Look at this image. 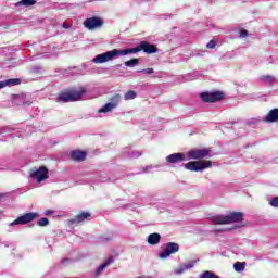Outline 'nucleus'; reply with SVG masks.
I'll use <instances>...</instances> for the list:
<instances>
[{"label": "nucleus", "instance_id": "nucleus-23", "mask_svg": "<svg viewBox=\"0 0 278 278\" xmlns=\"http://www.w3.org/2000/svg\"><path fill=\"white\" fill-rule=\"evenodd\" d=\"M136 97H138V94L136 93V91L134 90H128L125 96H124V99L125 101H131L134 99H136Z\"/></svg>", "mask_w": 278, "mask_h": 278}, {"label": "nucleus", "instance_id": "nucleus-17", "mask_svg": "<svg viewBox=\"0 0 278 278\" xmlns=\"http://www.w3.org/2000/svg\"><path fill=\"white\" fill-rule=\"evenodd\" d=\"M197 261H191L189 263L182 264L179 268L176 269L177 275H181V273H186V270H190V268H194Z\"/></svg>", "mask_w": 278, "mask_h": 278}, {"label": "nucleus", "instance_id": "nucleus-10", "mask_svg": "<svg viewBox=\"0 0 278 278\" xmlns=\"http://www.w3.org/2000/svg\"><path fill=\"white\" fill-rule=\"evenodd\" d=\"M175 253H179V243L168 242L165 244V249L160 253L159 257H161V260H166V257H169V255Z\"/></svg>", "mask_w": 278, "mask_h": 278}, {"label": "nucleus", "instance_id": "nucleus-13", "mask_svg": "<svg viewBox=\"0 0 278 278\" xmlns=\"http://www.w3.org/2000/svg\"><path fill=\"white\" fill-rule=\"evenodd\" d=\"M185 161H186V154L181 152L173 153L166 156L167 164H179Z\"/></svg>", "mask_w": 278, "mask_h": 278}, {"label": "nucleus", "instance_id": "nucleus-12", "mask_svg": "<svg viewBox=\"0 0 278 278\" xmlns=\"http://www.w3.org/2000/svg\"><path fill=\"white\" fill-rule=\"evenodd\" d=\"M210 155L207 149H192L188 152L189 160H205Z\"/></svg>", "mask_w": 278, "mask_h": 278}, {"label": "nucleus", "instance_id": "nucleus-3", "mask_svg": "<svg viewBox=\"0 0 278 278\" xmlns=\"http://www.w3.org/2000/svg\"><path fill=\"white\" fill-rule=\"evenodd\" d=\"M140 51H143V53H148V55H151L153 53H157V46L151 45L148 41H141L136 48L125 49L124 53H127V55H129V53H140Z\"/></svg>", "mask_w": 278, "mask_h": 278}, {"label": "nucleus", "instance_id": "nucleus-4", "mask_svg": "<svg viewBox=\"0 0 278 278\" xmlns=\"http://www.w3.org/2000/svg\"><path fill=\"white\" fill-rule=\"evenodd\" d=\"M116 55H127V53H125V50L113 49L105 53L98 54L93 59V62H94V64H105V62H112V60H114V58H116Z\"/></svg>", "mask_w": 278, "mask_h": 278}, {"label": "nucleus", "instance_id": "nucleus-19", "mask_svg": "<svg viewBox=\"0 0 278 278\" xmlns=\"http://www.w3.org/2000/svg\"><path fill=\"white\" fill-rule=\"evenodd\" d=\"M114 263V256H109L108 260L101 264L98 269L96 270V275H101V273H103V270H105L110 264Z\"/></svg>", "mask_w": 278, "mask_h": 278}, {"label": "nucleus", "instance_id": "nucleus-14", "mask_svg": "<svg viewBox=\"0 0 278 278\" xmlns=\"http://www.w3.org/2000/svg\"><path fill=\"white\" fill-rule=\"evenodd\" d=\"M87 155L88 154L85 151H81V150H73L70 153V157L74 162H84L86 160Z\"/></svg>", "mask_w": 278, "mask_h": 278}, {"label": "nucleus", "instance_id": "nucleus-2", "mask_svg": "<svg viewBox=\"0 0 278 278\" xmlns=\"http://www.w3.org/2000/svg\"><path fill=\"white\" fill-rule=\"evenodd\" d=\"M244 220V213L232 212L229 215H216L211 217L213 225H231L232 223H242Z\"/></svg>", "mask_w": 278, "mask_h": 278}, {"label": "nucleus", "instance_id": "nucleus-28", "mask_svg": "<svg viewBox=\"0 0 278 278\" xmlns=\"http://www.w3.org/2000/svg\"><path fill=\"white\" fill-rule=\"evenodd\" d=\"M139 73H144L146 75H153L154 71L151 67L139 71Z\"/></svg>", "mask_w": 278, "mask_h": 278}, {"label": "nucleus", "instance_id": "nucleus-29", "mask_svg": "<svg viewBox=\"0 0 278 278\" xmlns=\"http://www.w3.org/2000/svg\"><path fill=\"white\" fill-rule=\"evenodd\" d=\"M207 49H216V41L215 40H211L207 45H206Z\"/></svg>", "mask_w": 278, "mask_h": 278}, {"label": "nucleus", "instance_id": "nucleus-25", "mask_svg": "<svg viewBox=\"0 0 278 278\" xmlns=\"http://www.w3.org/2000/svg\"><path fill=\"white\" fill-rule=\"evenodd\" d=\"M124 64L126 66H128L129 68H134V66H138V64H140V60L139 59H131L129 61L124 62Z\"/></svg>", "mask_w": 278, "mask_h": 278}, {"label": "nucleus", "instance_id": "nucleus-6", "mask_svg": "<svg viewBox=\"0 0 278 278\" xmlns=\"http://www.w3.org/2000/svg\"><path fill=\"white\" fill-rule=\"evenodd\" d=\"M29 177L30 179H36L38 184H42V181H47V179H49V168L41 165L39 168L30 169Z\"/></svg>", "mask_w": 278, "mask_h": 278}, {"label": "nucleus", "instance_id": "nucleus-15", "mask_svg": "<svg viewBox=\"0 0 278 278\" xmlns=\"http://www.w3.org/2000/svg\"><path fill=\"white\" fill-rule=\"evenodd\" d=\"M278 121V109H273L265 116V123H277Z\"/></svg>", "mask_w": 278, "mask_h": 278}, {"label": "nucleus", "instance_id": "nucleus-30", "mask_svg": "<svg viewBox=\"0 0 278 278\" xmlns=\"http://www.w3.org/2000/svg\"><path fill=\"white\" fill-rule=\"evenodd\" d=\"M271 207H278V197H275L270 202Z\"/></svg>", "mask_w": 278, "mask_h": 278}, {"label": "nucleus", "instance_id": "nucleus-31", "mask_svg": "<svg viewBox=\"0 0 278 278\" xmlns=\"http://www.w3.org/2000/svg\"><path fill=\"white\" fill-rule=\"evenodd\" d=\"M247 36H249V30L242 29V30L240 31V37H241V38H247Z\"/></svg>", "mask_w": 278, "mask_h": 278}, {"label": "nucleus", "instance_id": "nucleus-21", "mask_svg": "<svg viewBox=\"0 0 278 278\" xmlns=\"http://www.w3.org/2000/svg\"><path fill=\"white\" fill-rule=\"evenodd\" d=\"M111 102H109L111 105H114V109L118 108V104L121 103V94L116 93L110 99Z\"/></svg>", "mask_w": 278, "mask_h": 278}, {"label": "nucleus", "instance_id": "nucleus-24", "mask_svg": "<svg viewBox=\"0 0 278 278\" xmlns=\"http://www.w3.org/2000/svg\"><path fill=\"white\" fill-rule=\"evenodd\" d=\"M247 266V263L244 262H236L233 264V268L237 273H242V270H244V267Z\"/></svg>", "mask_w": 278, "mask_h": 278}, {"label": "nucleus", "instance_id": "nucleus-9", "mask_svg": "<svg viewBox=\"0 0 278 278\" xmlns=\"http://www.w3.org/2000/svg\"><path fill=\"white\" fill-rule=\"evenodd\" d=\"M92 217V213L88 211H81L73 218L68 219L67 223L70 226L79 225L86 220H89Z\"/></svg>", "mask_w": 278, "mask_h": 278}, {"label": "nucleus", "instance_id": "nucleus-27", "mask_svg": "<svg viewBox=\"0 0 278 278\" xmlns=\"http://www.w3.org/2000/svg\"><path fill=\"white\" fill-rule=\"evenodd\" d=\"M38 227H47L49 225V218L42 217L37 222Z\"/></svg>", "mask_w": 278, "mask_h": 278}, {"label": "nucleus", "instance_id": "nucleus-11", "mask_svg": "<svg viewBox=\"0 0 278 278\" xmlns=\"http://www.w3.org/2000/svg\"><path fill=\"white\" fill-rule=\"evenodd\" d=\"M83 25L84 27H86V29H89V30L98 29L99 27H103V20L101 17L92 16V17L86 18Z\"/></svg>", "mask_w": 278, "mask_h": 278}, {"label": "nucleus", "instance_id": "nucleus-8", "mask_svg": "<svg viewBox=\"0 0 278 278\" xmlns=\"http://www.w3.org/2000/svg\"><path fill=\"white\" fill-rule=\"evenodd\" d=\"M38 216V213H26L24 215L18 216L15 220L10 223V227H14V225H27L29 223H33V220H36Z\"/></svg>", "mask_w": 278, "mask_h": 278}, {"label": "nucleus", "instance_id": "nucleus-7", "mask_svg": "<svg viewBox=\"0 0 278 278\" xmlns=\"http://www.w3.org/2000/svg\"><path fill=\"white\" fill-rule=\"evenodd\" d=\"M200 99L204 103H216V101H223L225 99V93L223 91H215V92H202L200 94Z\"/></svg>", "mask_w": 278, "mask_h": 278}, {"label": "nucleus", "instance_id": "nucleus-22", "mask_svg": "<svg viewBox=\"0 0 278 278\" xmlns=\"http://www.w3.org/2000/svg\"><path fill=\"white\" fill-rule=\"evenodd\" d=\"M112 110H114V104H111L109 102L103 108H101L98 112L99 114H108V112H112Z\"/></svg>", "mask_w": 278, "mask_h": 278}, {"label": "nucleus", "instance_id": "nucleus-1", "mask_svg": "<svg viewBox=\"0 0 278 278\" xmlns=\"http://www.w3.org/2000/svg\"><path fill=\"white\" fill-rule=\"evenodd\" d=\"M86 94L85 87H78L76 89H67L65 92H61L56 101L59 103H75V101H81V97Z\"/></svg>", "mask_w": 278, "mask_h": 278}, {"label": "nucleus", "instance_id": "nucleus-16", "mask_svg": "<svg viewBox=\"0 0 278 278\" xmlns=\"http://www.w3.org/2000/svg\"><path fill=\"white\" fill-rule=\"evenodd\" d=\"M7 86H21V79L18 78H11L4 81H0V90L7 88Z\"/></svg>", "mask_w": 278, "mask_h": 278}, {"label": "nucleus", "instance_id": "nucleus-35", "mask_svg": "<svg viewBox=\"0 0 278 278\" xmlns=\"http://www.w3.org/2000/svg\"><path fill=\"white\" fill-rule=\"evenodd\" d=\"M5 197V193H0V199H3Z\"/></svg>", "mask_w": 278, "mask_h": 278}, {"label": "nucleus", "instance_id": "nucleus-34", "mask_svg": "<svg viewBox=\"0 0 278 278\" xmlns=\"http://www.w3.org/2000/svg\"><path fill=\"white\" fill-rule=\"evenodd\" d=\"M46 214H47V215L52 214V211H51V210H48V211H46Z\"/></svg>", "mask_w": 278, "mask_h": 278}, {"label": "nucleus", "instance_id": "nucleus-26", "mask_svg": "<svg viewBox=\"0 0 278 278\" xmlns=\"http://www.w3.org/2000/svg\"><path fill=\"white\" fill-rule=\"evenodd\" d=\"M200 278H220L218 275L210 271V270H206L204 271Z\"/></svg>", "mask_w": 278, "mask_h": 278}, {"label": "nucleus", "instance_id": "nucleus-33", "mask_svg": "<svg viewBox=\"0 0 278 278\" xmlns=\"http://www.w3.org/2000/svg\"><path fill=\"white\" fill-rule=\"evenodd\" d=\"M63 28H64V29H70L71 26H68V24L64 23V24H63Z\"/></svg>", "mask_w": 278, "mask_h": 278}, {"label": "nucleus", "instance_id": "nucleus-18", "mask_svg": "<svg viewBox=\"0 0 278 278\" xmlns=\"http://www.w3.org/2000/svg\"><path fill=\"white\" fill-rule=\"evenodd\" d=\"M160 240H162V236L157 232L148 236V244H151L152 247L160 244Z\"/></svg>", "mask_w": 278, "mask_h": 278}, {"label": "nucleus", "instance_id": "nucleus-32", "mask_svg": "<svg viewBox=\"0 0 278 278\" xmlns=\"http://www.w3.org/2000/svg\"><path fill=\"white\" fill-rule=\"evenodd\" d=\"M263 80H264V81H275V77L269 76V75L263 76Z\"/></svg>", "mask_w": 278, "mask_h": 278}, {"label": "nucleus", "instance_id": "nucleus-20", "mask_svg": "<svg viewBox=\"0 0 278 278\" xmlns=\"http://www.w3.org/2000/svg\"><path fill=\"white\" fill-rule=\"evenodd\" d=\"M17 8H21V5H24L25 8H29L31 5H36V0H21L16 2L15 4Z\"/></svg>", "mask_w": 278, "mask_h": 278}, {"label": "nucleus", "instance_id": "nucleus-36", "mask_svg": "<svg viewBox=\"0 0 278 278\" xmlns=\"http://www.w3.org/2000/svg\"><path fill=\"white\" fill-rule=\"evenodd\" d=\"M64 262H68V260L67 258H63L62 260V264H64Z\"/></svg>", "mask_w": 278, "mask_h": 278}, {"label": "nucleus", "instance_id": "nucleus-5", "mask_svg": "<svg viewBox=\"0 0 278 278\" xmlns=\"http://www.w3.org/2000/svg\"><path fill=\"white\" fill-rule=\"evenodd\" d=\"M185 168L191 173H199L205 168H212V161H190L185 164Z\"/></svg>", "mask_w": 278, "mask_h": 278}]
</instances>
